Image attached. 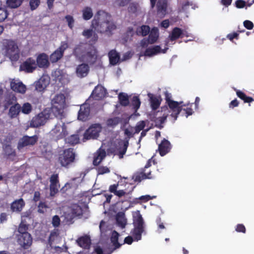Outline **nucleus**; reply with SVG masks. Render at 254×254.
Segmentation results:
<instances>
[{"instance_id":"obj_13","label":"nucleus","mask_w":254,"mask_h":254,"mask_svg":"<svg viewBox=\"0 0 254 254\" xmlns=\"http://www.w3.org/2000/svg\"><path fill=\"white\" fill-rule=\"evenodd\" d=\"M38 137L36 135L32 136L24 135L19 140L18 148L20 149L27 146L34 145L38 141Z\"/></svg>"},{"instance_id":"obj_15","label":"nucleus","mask_w":254,"mask_h":254,"mask_svg":"<svg viewBox=\"0 0 254 254\" xmlns=\"http://www.w3.org/2000/svg\"><path fill=\"white\" fill-rule=\"evenodd\" d=\"M18 243L24 249H28L32 243V238L29 233L18 235Z\"/></svg>"},{"instance_id":"obj_31","label":"nucleus","mask_w":254,"mask_h":254,"mask_svg":"<svg viewBox=\"0 0 254 254\" xmlns=\"http://www.w3.org/2000/svg\"><path fill=\"white\" fill-rule=\"evenodd\" d=\"M17 98L13 94H9L7 95L4 99L3 102V107L5 110L8 109L10 106L16 103Z\"/></svg>"},{"instance_id":"obj_12","label":"nucleus","mask_w":254,"mask_h":254,"mask_svg":"<svg viewBox=\"0 0 254 254\" xmlns=\"http://www.w3.org/2000/svg\"><path fill=\"white\" fill-rule=\"evenodd\" d=\"M50 194L51 196H55L59 191L60 187L59 184V175L54 174L50 178Z\"/></svg>"},{"instance_id":"obj_22","label":"nucleus","mask_w":254,"mask_h":254,"mask_svg":"<svg viewBox=\"0 0 254 254\" xmlns=\"http://www.w3.org/2000/svg\"><path fill=\"white\" fill-rule=\"evenodd\" d=\"M20 112L21 106L19 103H16L10 107L8 116L11 119L17 118L18 117Z\"/></svg>"},{"instance_id":"obj_19","label":"nucleus","mask_w":254,"mask_h":254,"mask_svg":"<svg viewBox=\"0 0 254 254\" xmlns=\"http://www.w3.org/2000/svg\"><path fill=\"white\" fill-rule=\"evenodd\" d=\"M49 84V80L47 78L42 76L38 81L35 82L34 85L35 90L38 92H43Z\"/></svg>"},{"instance_id":"obj_44","label":"nucleus","mask_w":254,"mask_h":254,"mask_svg":"<svg viewBox=\"0 0 254 254\" xmlns=\"http://www.w3.org/2000/svg\"><path fill=\"white\" fill-rule=\"evenodd\" d=\"M82 16L84 20H88L93 16L92 10L91 7L86 6L82 10Z\"/></svg>"},{"instance_id":"obj_54","label":"nucleus","mask_w":254,"mask_h":254,"mask_svg":"<svg viewBox=\"0 0 254 254\" xmlns=\"http://www.w3.org/2000/svg\"><path fill=\"white\" fill-rule=\"evenodd\" d=\"M7 10L4 8L0 7V22L3 21L8 16Z\"/></svg>"},{"instance_id":"obj_29","label":"nucleus","mask_w":254,"mask_h":254,"mask_svg":"<svg viewBox=\"0 0 254 254\" xmlns=\"http://www.w3.org/2000/svg\"><path fill=\"white\" fill-rule=\"evenodd\" d=\"M110 64L111 65H116L119 62L120 56L115 50H111L108 53Z\"/></svg>"},{"instance_id":"obj_18","label":"nucleus","mask_w":254,"mask_h":254,"mask_svg":"<svg viewBox=\"0 0 254 254\" xmlns=\"http://www.w3.org/2000/svg\"><path fill=\"white\" fill-rule=\"evenodd\" d=\"M90 108L89 105L84 104L80 106L78 111V119L82 121H86L88 119Z\"/></svg>"},{"instance_id":"obj_58","label":"nucleus","mask_w":254,"mask_h":254,"mask_svg":"<svg viewBox=\"0 0 254 254\" xmlns=\"http://www.w3.org/2000/svg\"><path fill=\"white\" fill-rule=\"evenodd\" d=\"M243 24L244 27L248 30H252L254 26L253 23L248 20L244 21Z\"/></svg>"},{"instance_id":"obj_33","label":"nucleus","mask_w":254,"mask_h":254,"mask_svg":"<svg viewBox=\"0 0 254 254\" xmlns=\"http://www.w3.org/2000/svg\"><path fill=\"white\" fill-rule=\"evenodd\" d=\"M148 39L150 41V44L156 43L159 38V30L157 27H153L150 30Z\"/></svg>"},{"instance_id":"obj_23","label":"nucleus","mask_w":254,"mask_h":254,"mask_svg":"<svg viewBox=\"0 0 254 254\" xmlns=\"http://www.w3.org/2000/svg\"><path fill=\"white\" fill-rule=\"evenodd\" d=\"M89 71V66L88 64L82 63L78 65L76 69V73L78 77H84L86 76Z\"/></svg>"},{"instance_id":"obj_41","label":"nucleus","mask_w":254,"mask_h":254,"mask_svg":"<svg viewBox=\"0 0 254 254\" xmlns=\"http://www.w3.org/2000/svg\"><path fill=\"white\" fill-rule=\"evenodd\" d=\"M119 236V234L117 231H114L113 232L111 237V241L115 247V249L119 248L122 245L118 242Z\"/></svg>"},{"instance_id":"obj_25","label":"nucleus","mask_w":254,"mask_h":254,"mask_svg":"<svg viewBox=\"0 0 254 254\" xmlns=\"http://www.w3.org/2000/svg\"><path fill=\"white\" fill-rule=\"evenodd\" d=\"M36 63L37 66L41 68L47 67L49 65L48 56L44 53L41 54L37 57Z\"/></svg>"},{"instance_id":"obj_63","label":"nucleus","mask_w":254,"mask_h":254,"mask_svg":"<svg viewBox=\"0 0 254 254\" xmlns=\"http://www.w3.org/2000/svg\"><path fill=\"white\" fill-rule=\"evenodd\" d=\"M236 6L239 8H243L246 5V2L243 0H237L235 2Z\"/></svg>"},{"instance_id":"obj_46","label":"nucleus","mask_w":254,"mask_h":254,"mask_svg":"<svg viewBox=\"0 0 254 254\" xmlns=\"http://www.w3.org/2000/svg\"><path fill=\"white\" fill-rule=\"evenodd\" d=\"M128 146V141L126 140L123 142V145L122 147L120 148L119 153L118 154L120 159L123 158L124 155L126 154L127 147Z\"/></svg>"},{"instance_id":"obj_28","label":"nucleus","mask_w":254,"mask_h":254,"mask_svg":"<svg viewBox=\"0 0 254 254\" xmlns=\"http://www.w3.org/2000/svg\"><path fill=\"white\" fill-rule=\"evenodd\" d=\"M82 35L86 39L91 38L90 42L92 44H95L98 40V36L95 31H93L92 29H86L84 30L82 32Z\"/></svg>"},{"instance_id":"obj_49","label":"nucleus","mask_w":254,"mask_h":254,"mask_svg":"<svg viewBox=\"0 0 254 254\" xmlns=\"http://www.w3.org/2000/svg\"><path fill=\"white\" fill-rule=\"evenodd\" d=\"M32 106L29 103H25L21 106V111L24 114H28L32 111Z\"/></svg>"},{"instance_id":"obj_35","label":"nucleus","mask_w":254,"mask_h":254,"mask_svg":"<svg viewBox=\"0 0 254 254\" xmlns=\"http://www.w3.org/2000/svg\"><path fill=\"white\" fill-rule=\"evenodd\" d=\"M162 51L160 46H155L147 48L145 51L144 55L145 56L151 57L161 53Z\"/></svg>"},{"instance_id":"obj_9","label":"nucleus","mask_w":254,"mask_h":254,"mask_svg":"<svg viewBox=\"0 0 254 254\" xmlns=\"http://www.w3.org/2000/svg\"><path fill=\"white\" fill-rule=\"evenodd\" d=\"M98 52L94 47H90L88 48L86 53L83 55L80 61L85 62L88 64L92 65L94 64L97 59Z\"/></svg>"},{"instance_id":"obj_5","label":"nucleus","mask_w":254,"mask_h":254,"mask_svg":"<svg viewBox=\"0 0 254 254\" xmlns=\"http://www.w3.org/2000/svg\"><path fill=\"white\" fill-rule=\"evenodd\" d=\"M51 134L55 137L57 140L62 139L67 134L66 127L65 124L61 121L58 123L51 131Z\"/></svg>"},{"instance_id":"obj_20","label":"nucleus","mask_w":254,"mask_h":254,"mask_svg":"<svg viewBox=\"0 0 254 254\" xmlns=\"http://www.w3.org/2000/svg\"><path fill=\"white\" fill-rule=\"evenodd\" d=\"M171 149L170 142L167 139L164 138L158 145V150L161 156H164L170 152Z\"/></svg>"},{"instance_id":"obj_52","label":"nucleus","mask_w":254,"mask_h":254,"mask_svg":"<svg viewBox=\"0 0 254 254\" xmlns=\"http://www.w3.org/2000/svg\"><path fill=\"white\" fill-rule=\"evenodd\" d=\"M40 4V0H29V6L31 10L37 8Z\"/></svg>"},{"instance_id":"obj_48","label":"nucleus","mask_w":254,"mask_h":254,"mask_svg":"<svg viewBox=\"0 0 254 254\" xmlns=\"http://www.w3.org/2000/svg\"><path fill=\"white\" fill-rule=\"evenodd\" d=\"M82 209L81 206L77 204H74L72 206L71 213L75 216H79L82 215Z\"/></svg>"},{"instance_id":"obj_24","label":"nucleus","mask_w":254,"mask_h":254,"mask_svg":"<svg viewBox=\"0 0 254 254\" xmlns=\"http://www.w3.org/2000/svg\"><path fill=\"white\" fill-rule=\"evenodd\" d=\"M25 205V203L24 200L21 198L14 200L11 203L10 208L13 212H20L22 211Z\"/></svg>"},{"instance_id":"obj_45","label":"nucleus","mask_w":254,"mask_h":254,"mask_svg":"<svg viewBox=\"0 0 254 254\" xmlns=\"http://www.w3.org/2000/svg\"><path fill=\"white\" fill-rule=\"evenodd\" d=\"M121 122V119L119 117L109 118L107 120L106 124L108 127H114Z\"/></svg>"},{"instance_id":"obj_61","label":"nucleus","mask_w":254,"mask_h":254,"mask_svg":"<svg viewBox=\"0 0 254 254\" xmlns=\"http://www.w3.org/2000/svg\"><path fill=\"white\" fill-rule=\"evenodd\" d=\"M156 198V196H151L149 195H142L139 197V199L143 202H147L149 200Z\"/></svg>"},{"instance_id":"obj_7","label":"nucleus","mask_w":254,"mask_h":254,"mask_svg":"<svg viewBox=\"0 0 254 254\" xmlns=\"http://www.w3.org/2000/svg\"><path fill=\"white\" fill-rule=\"evenodd\" d=\"M68 47V44L67 41L62 42L60 46L50 55L51 62L55 63L60 60L63 57L65 50Z\"/></svg>"},{"instance_id":"obj_51","label":"nucleus","mask_w":254,"mask_h":254,"mask_svg":"<svg viewBox=\"0 0 254 254\" xmlns=\"http://www.w3.org/2000/svg\"><path fill=\"white\" fill-rule=\"evenodd\" d=\"M98 175H103L109 173L110 172V169L107 166H100L97 168Z\"/></svg>"},{"instance_id":"obj_56","label":"nucleus","mask_w":254,"mask_h":254,"mask_svg":"<svg viewBox=\"0 0 254 254\" xmlns=\"http://www.w3.org/2000/svg\"><path fill=\"white\" fill-rule=\"evenodd\" d=\"M192 105V103L191 104H188L187 105H186V106H188L186 108H183V110L185 111V113L186 114V117H188L189 116L191 115L193 111L191 108V106Z\"/></svg>"},{"instance_id":"obj_27","label":"nucleus","mask_w":254,"mask_h":254,"mask_svg":"<svg viewBox=\"0 0 254 254\" xmlns=\"http://www.w3.org/2000/svg\"><path fill=\"white\" fill-rule=\"evenodd\" d=\"M106 156V153L104 149H99L94 154L93 164L94 166H98Z\"/></svg>"},{"instance_id":"obj_1","label":"nucleus","mask_w":254,"mask_h":254,"mask_svg":"<svg viewBox=\"0 0 254 254\" xmlns=\"http://www.w3.org/2000/svg\"><path fill=\"white\" fill-rule=\"evenodd\" d=\"M91 25L98 32L109 35H112V31L117 28L116 25L111 20V16L103 11L97 12Z\"/></svg>"},{"instance_id":"obj_32","label":"nucleus","mask_w":254,"mask_h":254,"mask_svg":"<svg viewBox=\"0 0 254 254\" xmlns=\"http://www.w3.org/2000/svg\"><path fill=\"white\" fill-rule=\"evenodd\" d=\"M105 89L102 86H96L92 91V95L96 99H100L105 97Z\"/></svg>"},{"instance_id":"obj_2","label":"nucleus","mask_w":254,"mask_h":254,"mask_svg":"<svg viewBox=\"0 0 254 254\" xmlns=\"http://www.w3.org/2000/svg\"><path fill=\"white\" fill-rule=\"evenodd\" d=\"M1 50L12 62H16L20 57V49L16 41L3 39L1 41Z\"/></svg>"},{"instance_id":"obj_59","label":"nucleus","mask_w":254,"mask_h":254,"mask_svg":"<svg viewBox=\"0 0 254 254\" xmlns=\"http://www.w3.org/2000/svg\"><path fill=\"white\" fill-rule=\"evenodd\" d=\"M60 219L58 215H55L52 219V224L54 227H58L60 224Z\"/></svg>"},{"instance_id":"obj_64","label":"nucleus","mask_w":254,"mask_h":254,"mask_svg":"<svg viewBox=\"0 0 254 254\" xmlns=\"http://www.w3.org/2000/svg\"><path fill=\"white\" fill-rule=\"evenodd\" d=\"M238 37L239 34L237 32L230 33L227 36V38L229 39L231 41H232L234 38L238 39Z\"/></svg>"},{"instance_id":"obj_39","label":"nucleus","mask_w":254,"mask_h":254,"mask_svg":"<svg viewBox=\"0 0 254 254\" xmlns=\"http://www.w3.org/2000/svg\"><path fill=\"white\" fill-rule=\"evenodd\" d=\"M237 96L242 100L244 103H250L254 101V99L250 96H248L244 92L239 90L235 89Z\"/></svg>"},{"instance_id":"obj_42","label":"nucleus","mask_w":254,"mask_h":254,"mask_svg":"<svg viewBox=\"0 0 254 254\" xmlns=\"http://www.w3.org/2000/svg\"><path fill=\"white\" fill-rule=\"evenodd\" d=\"M117 223L120 227L124 228L127 224V219L124 213H118L116 217Z\"/></svg>"},{"instance_id":"obj_36","label":"nucleus","mask_w":254,"mask_h":254,"mask_svg":"<svg viewBox=\"0 0 254 254\" xmlns=\"http://www.w3.org/2000/svg\"><path fill=\"white\" fill-rule=\"evenodd\" d=\"M150 28L148 25H143L138 27L136 30V34L138 36H146L150 32Z\"/></svg>"},{"instance_id":"obj_50","label":"nucleus","mask_w":254,"mask_h":254,"mask_svg":"<svg viewBox=\"0 0 254 254\" xmlns=\"http://www.w3.org/2000/svg\"><path fill=\"white\" fill-rule=\"evenodd\" d=\"M146 126V123L144 121L138 122L135 127L134 134L138 133L141 130H143Z\"/></svg>"},{"instance_id":"obj_4","label":"nucleus","mask_w":254,"mask_h":254,"mask_svg":"<svg viewBox=\"0 0 254 254\" xmlns=\"http://www.w3.org/2000/svg\"><path fill=\"white\" fill-rule=\"evenodd\" d=\"M74 160L75 153L72 148L65 149L59 157V161L60 164L62 166L65 167H67L70 163L73 162Z\"/></svg>"},{"instance_id":"obj_55","label":"nucleus","mask_w":254,"mask_h":254,"mask_svg":"<svg viewBox=\"0 0 254 254\" xmlns=\"http://www.w3.org/2000/svg\"><path fill=\"white\" fill-rule=\"evenodd\" d=\"M65 19H66V21L67 22L68 27L70 29H72L73 27V24L74 22V20L73 17L70 15H67L65 16Z\"/></svg>"},{"instance_id":"obj_38","label":"nucleus","mask_w":254,"mask_h":254,"mask_svg":"<svg viewBox=\"0 0 254 254\" xmlns=\"http://www.w3.org/2000/svg\"><path fill=\"white\" fill-rule=\"evenodd\" d=\"M118 99L120 104L122 106L127 107L129 104V96L126 93H120L118 95Z\"/></svg>"},{"instance_id":"obj_57","label":"nucleus","mask_w":254,"mask_h":254,"mask_svg":"<svg viewBox=\"0 0 254 254\" xmlns=\"http://www.w3.org/2000/svg\"><path fill=\"white\" fill-rule=\"evenodd\" d=\"M235 230L237 232L243 233H245L246 232V228L245 226L242 224H238V225H237L235 228Z\"/></svg>"},{"instance_id":"obj_3","label":"nucleus","mask_w":254,"mask_h":254,"mask_svg":"<svg viewBox=\"0 0 254 254\" xmlns=\"http://www.w3.org/2000/svg\"><path fill=\"white\" fill-rule=\"evenodd\" d=\"M133 224L134 228L131 230V233L135 240L137 241L141 240V235L144 231V223L140 214L134 218Z\"/></svg>"},{"instance_id":"obj_53","label":"nucleus","mask_w":254,"mask_h":254,"mask_svg":"<svg viewBox=\"0 0 254 254\" xmlns=\"http://www.w3.org/2000/svg\"><path fill=\"white\" fill-rule=\"evenodd\" d=\"M28 229V226L27 225L21 223L19 226L18 231L20 233L19 235H22L24 233H28L27 232Z\"/></svg>"},{"instance_id":"obj_16","label":"nucleus","mask_w":254,"mask_h":254,"mask_svg":"<svg viewBox=\"0 0 254 254\" xmlns=\"http://www.w3.org/2000/svg\"><path fill=\"white\" fill-rule=\"evenodd\" d=\"M168 6V0H158L156 3L157 15L164 17L167 13Z\"/></svg>"},{"instance_id":"obj_21","label":"nucleus","mask_w":254,"mask_h":254,"mask_svg":"<svg viewBox=\"0 0 254 254\" xmlns=\"http://www.w3.org/2000/svg\"><path fill=\"white\" fill-rule=\"evenodd\" d=\"M87 50L88 48H87L86 44L80 43L75 46L73 50V54L74 56L81 61Z\"/></svg>"},{"instance_id":"obj_34","label":"nucleus","mask_w":254,"mask_h":254,"mask_svg":"<svg viewBox=\"0 0 254 254\" xmlns=\"http://www.w3.org/2000/svg\"><path fill=\"white\" fill-rule=\"evenodd\" d=\"M150 106L153 110H157L160 106L162 99L160 97L153 96L149 94Z\"/></svg>"},{"instance_id":"obj_37","label":"nucleus","mask_w":254,"mask_h":254,"mask_svg":"<svg viewBox=\"0 0 254 254\" xmlns=\"http://www.w3.org/2000/svg\"><path fill=\"white\" fill-rule=\"evenodd\" d=\"M184 34L183 31L179 27H175L172 31L171 34L170 36L171 41H175L182 37V35Z\"/></svg>"},{"instance_id":"obj_17","label":"nucleus","mask_w":254,"mask_h":254,"mask_svg":"<svg viewBox=\"0 0 254 254\" xmlns=\"http://www.w3.org/2000/svg\"><path fill=\"white\" fill-rule=\"evenodd\" d=\"M11 89L14 92L24 94L26 91V86L20 81L13 79L10 83Z\"/></svg>"},{"instance_id":"obj_40","label":"nucleus","mask_w":254,"mask_h":254,"mask_svg":"<svg viewBox=\"0 0 254 254\" xmlns=\"http://www.w3.org/2000/svg\"><path fill=\"white\" fill-rule=\"evenodd\" d=\"M65 142L71 145H74L79 142L78 134H72L65 139Z\"/></svg>"},{"instance_id":"obj_60","label":"nucleus","mask_w":254,"mask_h":254,"mask_svg":"<svg viewBox=\"0 0 254 254\" xmlns=\"http://www.w3.org/2000/svg\"><path fill=\"white\" fill-rule=\"evenodd\" d=\"M122 181L119 182L118 183L116 184H113L112 185H110L109 188V190L110 192L113 193L114 194L117 192L118 187L119 186V184L120 183H121Z\"/></svg>"},{"instance_id":"obj_30","label":"nucleus","mask_w":254,"mask_h":254,"mask_svg":"<svg viewBox=\"0 0 254 254\" xmlns=\"http://www.w3.org/2000/svg\"><path fill=\"white\" fill-rule=\"evenodd\" d=\"M144 171L145 170H143L142 172L136 173L133 176L132 179L134 182H140L142 180L152 178L151 172L146 174L144 173Z\"/></svg>"},{"instance_id":"obj_6","label":"nucleus","mask_w":254,"mask_h":254,"mask_svg":"<svg viewBox=\"0 0 254 254\" xmlns=\"http://www.w3.org/2000/svg\"><path fill=\"white\" fill-rule=\"evenodd\" d=\"M101 130V126L99 124L92 125L85 131L83 135V139L89 140L96 138L99 136Z\"/></svg>"},{"instance_id":"obj_47","label":"nucleus","mask_w":254,"mask_h":254,"mask_svg":"<svg viewBox=\"0 0 254 254\" xmlns=\"http://www.w3.org/2000/svg\"><path fill=\"white\" fill-rule=\"evenodd\" d=\"M141 102L138 96H134L131 99V105L134 110L136 111L140 107Z\"/></svg>"},{"instance_id":"obj_11","label":"nucleus","mask_w":254,"mask_h":254,"mask_svg":"<svg viewBox=\"0 0 254 254\" xmlns=\"http://www.w3.org/2000/svg\"><path fill=\"white\" fill-rule=\"evenodd\" d=\"M36 68V61L32 58H29L20 65L19 70L26 73H32Z\"/></svg>"},{"instance_id":"obj_26","label":"nucleus","mask_w":254,"mask_h":254,"mask_svg":"<svg viewBox=\"0 0 254 254\" xmlns=\"http://www.w3.org/2000/svg\"><path fill=\"white\" fill-rule=\"evenodd\" d=\"M77 243L81 248L84 249H89L91 242L90 237L85 235L79 238L77 240Z\"/></svg>"},{"instance_id":"obj_8","label":"nucleus","mask_w":254,"mask_h":254,"mask_svg":"<svg viewBox=\"0 0 254 254\" xmlns=\"http://www.w3.org/2000/svg\"><path fill=\"white\" fill-rule=\"evenodd\" d=\"M183 103L182 101L179 102L175 101H169L167 105L172 112L171 116L174 118V121L177 119L178 115L183 110V107L186 106V105Z\"/></svg>"},{"instance_id":"obj_62","label":"nucleus","mask_w":254,"mask_h":254,"mask_svg":"<svg viewBox=\"0 0 254 254\" xmlns=\"http://www.w3.org/2000/svg\"><path fill=\"white\" fill-rule=\"evenodd\" d=\"M38 212L41 213H44V209L48 207L45 202H40L38 205Z\"/></svg>"},{"instance_id":"obj_14","label":"nucleus","mask_w":254,"mask_h":254,"mask_svg":"<svg viewBox=\"0 0 254 254\" xmlns=\"http://www.w3.org/2000/svg\"><path fill=\"white\" fill-rule=\"evenodd\" d=\"M47 118V115L43 112H41L32 118L30 122V126L38 127L43 126L46 123Z\"/></svg>"},{"instance_id":"obj_43","label":"nucleus","mask_w":254,"mask_h":254,"mask_svg":"<svg viewBox=\"0 0 254 254\" xmlns=\"http://www.w3.org/2000/svg\"><path fill=\"white\" fill-rule=\"evenodd\" d=\"M24 0H7L6 4L11 8H16L19 7Z\"/></svg>"},{"instance_id":"obj_10","label":"nucleus","mask_w":254,"mask_h":254,"mask_svg":"<svg viewBox=\"0 0 254 254\" xmlns=\"http://www.w3.org/2000/svg\"><path fill=\"white\" fill-rule=\"evenodd\" d=\"M52 108L56 109L58 112L64 109L65 105V97L64 94H57L51 101Z\"/></svg>"}]
</instances>
